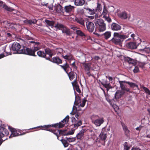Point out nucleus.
Listing matches in <instances>:
<instances>
[{
	"label": "nucleus",
	"mask_w": 150,
	"mask_h": 150,
	"mask_svg": "<svg viewBox=\"0 0 150 150\" xmlns=\"http://www.w3.org/2000/svg\"><path fill=\"white\" fill-rule=\"evenodd\" d=\"M69 118V116L67 115L59 123H57L52 125V126L55 127L62 128L64 126L65 124L67 123L68 122Z\"/></svg>",
	"instance_id": "7"
},
{
	"label": "nucleus",
	"mask_w": 150,
	"mask_h": 150,
	"mask_svg": "<svg viewBox=\"0 0 150 150\" xmlns=\"http://www.w3.org/2000/svg\"><path fill=\"white\" fill-rule=\"evenodd\" d=\"M67 74L71 81L72 80L75 78L77 79L76 74L75 72L71 71L69 73H68Z\"/></svg>",
	"instance_id": "20"
},
{
	"label": "nucleus",
	"mask_w": 150,
	"mask_h": 150,
	"mask_svg": "<svg viewBox=\"0 0 150 150\" xmlns=\"http://www.w3.org/2000/svg\"><path fill=\"white\" fill-rule=\"evenodd\" d=\"M3 24L5 25V26L6 28L11 29L14 30H16V28H18L17 27H16L17 24L8 23L7 21H4L3 23Z\"/></svg>",
	"instance_id": "9"
},
{
	"label": "nucleus",
	"mask_w": 150,
	"mask_h": 150,
	"mask_svg": "<svg viewBox=\"0 0 150 150\" xmlns=\"http://www.w3.org/2000/svg\"><path fill=\"white\" fill-rule=\"evenodd\" d=\"M2 49L3 50L2 51V52H6L7 53V55H9L11 54V53L9 52H8V51H6V47L5 46L3 47L2 48Z\"/></svg>",
	"instance_id": "50"
},
{
	"label": "nucleus",
	"mask_w": 150,
	"mask_h": 150,
	"mask_svg": "<svg viewBox=\"0 0 150 150\" xmlns=\"http://www.w3.org/2000/svg\"><path fill=\"white\" fill-rule=\"evenodd\" d=\"M38 56L40 57H44L46 56V54L41 51H38Z\"/></svg>",
	"instance_id": "41"
},
{
	"label": "nucleus",
	"mask_w": 150,
	"mask_h": 150,
	"mask_svg": "<svg viewBox=\"0 0 150 150\" xmlns=\"http://www.w3.org/2000/svg\"><path fill=\"white\" fill-rule=\"evenodd\" d=\"M124 93L123 91H117L115 94V97L116 99H119L124 94Z\"/></svg>",
	"instance_id": "19"
},
{
	"label": "nucleus",
	"mask_w": 150,
	"mask_h": 150,
	"mask_svg": "<svg viewBox=\"0 0 150 150\" xmlns=\"http://www.w3.org/2000/svg\"><path fill=\"white\" fill-rule=\"evenodd\" d=\"M16 27H17L18 28H16V30H19L21 29V25L19 24L17 25V26Z\"/></svg>",
	"instance_id": "57"
},
{
	"label": "nucleus",
	"mask_w": 150,
	"mask_h": 150,
	"mask_svg": "<svg viewBox=\"0 0 150 150\" xmlns=\"http://www.w3.org/2000/svg\"><path fill=\"white\" fill-rule=\"evenodd\" d=\"M81 99L79 96L75 97V100L74 104L76 105H77L78 104L81 103Z\"/></svg>",
	"instance_id": "40"
},
{
	"label": "nucleus",
	"mask_w": 150,
	"mask_h": 150,
	"mask_svg": "<svg viewBox=\"0 0 150 150\" xmlns=\"http://www.w3.org/2000/svg\"><path fill=\"white\" fill-rule=\"evenodd\" d=\"M85 71L86 72V74L88 76H91V74H90L89 71Z\"/></svg>",
	"instance_id": "60"
},
{
	"label": "nucleus",
	"mask_w": 150,
	"mask_h": 150,
	"mask_svg": "<svg viewBox=\"0 0 150 150\" xmlns=\"http://www.w3.org/2000/svg\"><path fill=\"white\" fill-rule=\"evenodd\" d=\"M4 4H3V2L2 1H0V7H3V5Z\"/></svg>",
	"instance_id": "63"
},
{
	"label": "nucleus",
	"mask_w": 150,
	"mask_h": 150,
	"mask_svg": "<svg viewBox=\"0 0 150 150\" xmlns=\"http://www.w3.org/2000/svg\"><path fill=\"white\" fill-rule=\"evenodd\" d=\"M45 52L46 54H49L50 57H52V54L51 52V50L50 49H48L46 50H45Z\"/></svg>",
	"instance_id": "44"
},
{
	"label": "nucleus",
	"mask_w": 150,
	"mask_h": 150,
	"mask_svg": "<svg viewBox=\"0 0 150 150\" xmlns=\"http://www.w3.org/2000/svg\"><path fill=\"white\" fill-rule=\"evenodd\" d=\"M63 51V49L61 48H58L56 50V52L58 54H62L63 57L65 59L69 61L73 60L74 59L73 55L72 54H68L65 55H64Z\"/></svg>",
	"instance_id": "6"
},
{
	"label": "nucleus",
	"mask_w": 150,
	"mask_h": 150,
	"mask_svg": "<svg viewBox=\"0 0 150 150\" xmlns=\"http://www.w3.org/2000/svg\"><path fill=\"white\" fill-rule=\"evenodd\" d=\"M142 128V126H139V127H137L136 128V129L137 130H140Z\"/></svg>",
	"instance_id": "61"
},
{
	"label": "nucleus",
	"mask_w": 150,
	"mask_h": 150,
	"mask_svg": "<svg viewBox=\"0 0 150 150\" xmlns=\"http://www.w3.org/2000/svg\"><path fill=\"white\" fill-rule=\"evenodd\" d=\"M70 27L71 28L74 30H75L77 29V28L75 25H71L70 26Z\"/></svg>",
	"instance_id": "55"
},
{
	"label": "nucleus",
	"mask_w": 150,
	"mask_h": 150,
	"mask_svg": "<svg viewBox=\"0 0 150 150\" xmlns=\"http://www.w3.org/2000/svg\"><path fill=\"white\" fill-rule=\"evenodd\" d=\"M118 16L122 19H125L128 18L129 20L131 21H132L134 20L133 18H131L129 15L127 14L125 12H122L119 14Z\"/></svg>",
	"instance_id": "11"
},
{
	"label": "nucleus",
	"mask_w": 150,
	"mask_h": 150,
	"mask_svg": "<svg viewBox=\"0 0 150 150\" xmlns=\"http://www.w3.org/2000/svg\"><path fill=\"white\" fill-rule=\"evenodd\" d=\"M82 123V122L81 120H79V121H78V122L76 123L74 125V126L75 127H77L81 125Z\"/></svg>",
	"instance_id": "47"
},
{
	"label": "nucleus",
	"mask_w": 150,
	"mask_h": 150,
	"mask_svg": "<svg viewBox=\"0 0 150 150\" xmlns=\"http://www.w3.org/2000/svg\"><path fill=\"white\" fill-rule=\"evenodd\" d=\"M3 8L5 10L9 11H12L14 10L13 8L8 6L6 4L3 5Z\"/></svg>",
	"instance_id": "35"
},
{
	"label": "nucleus",
	"mask_w": 150,
	"mask_h": 150,
	"mask_svg": "<svg viewBox=\"0 0 150 150\" xmlns=\"http://www.w3.org/2000/svg\"><path fill=\"white\" fill-rule=\"evenodd\" d=\"M125 60L128 62L129 64H132L133 65H135L136 64V61L135 60L129 57H127L125 59Z\"/></svg>",
	"instance_id": "24"
},
{
	"label": "nucleus",
	"mask_w": 150,
	"mask_h": 150,
	"mask_svg": "<svg viewBox=\"0 0 150 150\" xmlns=\"http://www.w3.org/2000/svg\"><path fill=\"white\" fill-rule=\"evenodd\" d=\"M23 23L25 24H32L33 23H34L36 22V21H32L26 20L23 21Z\"/></svg>",
	"instance_id": "34"
},
{
	"label": "nucleus",
	"mask_w": 150,
	"mask_h": 150,
	"mask_svg": "<svg viewBox=\"0 0 150 150\" xmlns=\"http://www.w3.org/2000/svg\"><path fill=\"white\" fill-rule=\"evenodd\" d=\"M60 66L62 68L64 69L65 72L67 74H68V71L67 70V69L69 68V67L68 64L66 62L65 64H64L63 65H60Z\"/></svg>",
	"instance_id": "29"
},
{
	"label": "nucleus",
	"mask_w": 150,
	"mask_h": 150,
	"mask_svg": "<svg viewBox=\"0 0 150 150\" xmlns=\"http://www.w3.org/2000/svg\"><path fill=\"white\" fill-rule=\"evenodd\" d=\"M91 118L92 123L97 127L100 126L104 122L103 117H100L98 115H93Z\"/></svg>",
	"instance_id": "4"
},
{
	"label": "nucleus",
	"mask_w": 150,
	"mask_h": 150,
	"mask_svg": "<svg viewBox=\"0 0 150 150\" xmlns=\"http://www.w3.org/2000/svg\"><path fill=\"white\" fill-rule=\"evenodd\" d=\"M74 106L73 107H74ZM76 113V110H75V111H74V108H73V111L71 112L70 114H72L73 115H74Z\"/></svg>",
	"instance_id": "59"
},
{
	"label": "nucleus",
	"mask_w": 150,
	"mask_h": 150,
	"mask_svg": "<svg viewBox=\"0 0 150 150\" xmlns=\"http://www.w3.org/2000/svg\"><path fill=\"white\" fill-rule=\"evenodd\" d=\"M123 145L124 150H129L132 147V145L127 142H125Z\"/></svg>",
	"instance_id": "25"
},
{
	"label": "nucleus",
	"mask_w": 150,
	"mask_h": 150,
	"mask_svg": "<svg viewBox=\"0 0 150 150\" xmlns=\"http://www.w3.org/2000/svg\"><path fill=\"white\" fill-rule=\"evenodd\" d=\"M87 11L90 14H93L96 12V10L93 9H92L89 8H85Z\"/></svg>",
	"instance_id": "33"
},
{
	"label": "nucleus",
	"mask_w": 150,
	"mask_h": 150,
	"mask_svg": "<svg viewBox=\"0 0 150 150\" xmlns=\"http://www.w3.org/2000/svg\"><path fill=\"white\" fill-rule=\"evenodd\" d=\"M90 63L86 64L84 65L85 71H89L91 68Z\"/></svg>",
	"instance_id": "39"
},
{
	"label": "nucleus",
	"mask_w": 150,
	"mask_h": 150,
	"mask_svg": "<svg viewBox=\"0 0 150 150\" xmlns=\"http://www.w3.org/2000/svg\"><path fill=\"white\" fill-rule=\"evenodd\" d=\"M86 131V129H84L81 130L76 136L77 139H81L84 135V133Z\"/></svg>",
	"instance_id": "18"
},
{
	"label": "nucleus",
	"mask_w": 150,
	"mask_h": 150,
	"mask_svg": "<svg viewBox=\"0 0 150 150\" xmlns=\"http://www.w3.org/2000/svg\"><path fill=\"white\" fill-rule=\"evenodd\" d=\"M71 83L74 88L76 89V91L80 93L81 92V90L79 89L78 85L77 84L76 78L74 80V81Z\"/></svg>",
	"instance_id": "15"
},
{
	"label": "nucleus",
	"mask_w": 150,
	"mask_h": 150,
	"mask_svg": "<svg viewBox=\"0 0 150 150\" xmlns=\"http://www.w3.org/2000/svg\"><path fill=\"white\" fill-rule=\"evenodd\" d=\"M145 64L144 63H139V66L142 68H143Z\"/></svg>",
	"instance_id": "54"
},
{
	"label": "nucleus",
	"mask_w": 150,
	"mask_h": 150,
	"mask_svg": "<svg viewBox=\"0 0 150 150\" xmlns=\"http://www.w3.org/2000/svg\"><path fill=\"white\" fill-rule=\"evenodd\" d=\"M127 82L125 81H119L121 89L123 91L128 92L129 91V89L127 87L126 84V83H127Z\"/></svg>",
	"instance_id": "10"
},
{
	"label": "nucleus",
	"mask_w": 150,
	"mask_h": 150,
	"mask_svg": "<svg viewBox=\"0 0 150 150\" xmlns=\"http://www.w3.org/2000/svg\"><path fill=\"white\" fill-rule=\"evenodd\" d=\"M54 8L55 11L58 13L61 12L63 10L62 7L59 4L55 6L54 7Z\"/></svg>",
	"instance_id": "21"
},
{
	"label": "nucleus",
	"mask_w": 150,
	"mask_h": 150,
	"mask_svg": "<svg viewBox=\"0 0 150 150\" xmlns=\"http://www.w3.org/2000/svg\"><path fill=\"white\" fill-rule=\"evenodd\" d=\"M126 47L131 49H135L137 47V45L135 42H131L126 44Z\"/></svg>",
	"instance_id": "14"
},
{
	"label": "nucleus",
	"mask_w": 150,
	"mask_h": 150,
	"mask_svg": "<svg viewBox=\"0 0 150 150\" xmlns=\"http://www.w3.org/2000/svg\"><path fill=\"white\" fill-rule=\"evenodd\" d=\"M62 32L63 33H66L67 35H69L70 34L69 29L65 27L62 29Z\"/></svg>",
	"instance_id": "36"
},
{
	"label": "nucleus",
	"mask_w": 150,
	"mask_h": 150,
	"mask_svg": "<svg viewBox=\"0 0 150 150\" xmlns=\"http://www.w3.org/2000/svg\"><path fill=\"white\" fill-rule=\"evenodd\" d=\"M143 88L146 93L150 95V91L148 88L144 87H143Z\"/></svg>",
	"instance_id": "48"
},
{
	"label": "nucleus",
	"mask_w": 150,
	"mask_h": 150,
	"mask_svg": "<svg viewBox=\"0 0 150 150\" xmlns=\"http://www.w3.org/2000/svg\"><path fill=\"white\" fill-rule=\"evenodd\" d=\"M131 150H141L139 148L133 147Z\"/></svg>",
	"instance_id": "58"
},
{
	"label": "nucleus",
	"mask_w": 150,
	"mask_h": 150,
	"mask_svg": "<svg viewBox=\"0 0 150 150\" xmlns=\"http://www.w3.org/2000/svg\"><path fill=\"white\" fill-rule=\"evenodd\" d=\"M4 125V127L6 126V127H4L6 129V128L8 127V129L10 130V131L11 132V134L9 137L10 138L13 137L22 135L25 134L26 133L25 132H23L21 130L15 129L8 126V125Z\"/></svg>",
	"instance_id": "3"
},
{
	"label": "nucleus",
	"mask_w": 150,
	"mask_h": 150,
	"mask_svg": "<svg viewBox=\"0 0 150 150\" xmlns=\"http://www.w3.org/2000/svg\"><path fill=\"white\" fill-rule=\"evenodd\" d=\"M74 20L80 25L85 26L84 20L83 18H81L76 17L75 18Z\"/></svg>",
	"instance_id": "16"
},
{
	"label": "nucleus",
	"mask_w": 150,
	"mask_h": 150,
	"mask_svg": "<svg viewBox=\"0 0 150 150\" xmlns=\"http://www.w3.org/2000/svg\"><path fill=\"white\" fill-rule=\"evenodd\" d=\"M74 133V130H72L71 131L68 132L67 133L64 134V135H69L73 134Z\"/></svg>",
	"instance_id": "49"
},
{
	"label": "nucleus",
	"mask_w": 150,
	"mask_h": 150,
	"mask_svg": "<svg viewBox=\"0 0 150 150\" xmlns=\"http://www.w3.org/2000/svg\"><path fill=\"white\" fill-rule=\"evenodd\" d=\"M87 30L91 32H93L95 26L93 23L91 22H87L86 23Z\"/></svg>",
	"instance_id": "12"
},
{
	"label": "nucleus",
	"mask_w": 150,
	"mask_h": 150,
	"mask_svg": "<svg viewBox=\"0 0 150 150\" xmlns=\"http://www.w3.org/2000/svg\"><path fill=\"white\" fill-rule=\"evenodd\" d=\"M146 43L145 42H143L140 43V45H138V47L139 50L143 51L145 48L146 46Z\"/></svg>",
	"instance_id": "27"
},
{
	"label": "nucleus",
	"mask_w": 150,
	"mask_h": 150,
	"mask_svg": "<svg viewBox=\"0 0 150 150\" xmlns=\"http://www.w3.org/2000/svg\"><path fill=\"white\" fill-rule=\"evenodd\" d=\"M65 139L68 141L69 142H72L75 141V139L74 138H68L66 137Z\"/></svg>",
	"instance_id": "45"
},
{
	"label": "nucleus",
	"mask_w": 150,
	"mask_h": 150,
	"mask_svg": "<svg viewBox=\"0 0 150 150\" xmlns=\"http://www.w3.org/2000/svg\"><path fill=\"white\" fill-rule=\"evenodd\" d=\"M99 137L101 140L105 141L107 137L106 134L104 132H102L100 134Z\"/></svg>",
	"instance_id": "26"
},
{
	"label": "nucleus",
	"mask_w": 150,
	"mask_h": 150,
	"mask_svg": "<svg viewBox=\"0 0 150 150\" xmlns=\"http://www.w3.org/2000/svg\"><path fill=\"white\" fill-rule=\"evenodd\" d=\"M55 27L59 29H63L64 27V25L60 23H57L55 25Z\"/></svg>",
	"instance_id": "42"
},
{
	"label": "nucleus",
	"mask_w": 150,
	"mask_h": 150,
	"mask_svg": "<svg viewBox=\"0 0 150 150\" xmlns=\"http://www.w3.org/2000/svg\"><path fill=\"white\" fill-rule=\"evenodd\" d=\"M102 84L107 89V91L112 88L109 82L106 80H103L101 82Z\"/></svg>",
	"instance_id": "13"
},
{
	"label": "nucleus",
	"mask_w": 150,
	"mask_h": 150,
	"mask_svg": "<svg viewBox=\"0 0 150 150\" xmlns=\"http://www.w3.org/2000/svg\"><path fill=\"white\" fill-rule=\"evenodd\" d=\"M86 100L84 99L82 100V103L80 104V106L81 107H83L85 105L86 102Z\"/></svg>",
	"instance_id": "46"
},
{
	"label": "nucleus",
	"mask_w": 150,
	"mask_h": 150,
	"mask_svg": "<svg viewBox=\"0 0 150 150\" xmlns=\"http://www.w3.org/2000/svg\"><path fill=\"white\" fill-rule=\"evenodd\" d=\"M52 126L50 125H45L44 126L45 128L46 129H47L48 128H49L50 127H51Z\"/></svg>",
	"instance_id": "62"
},
{
	"label": "nucleus",
	"mask_w": 150,
	"mask_h": 150,
	"mask_svg": "<svg viewBox=\"0 0 150 150\" xmlns=\"http://www.w3.org/2000/svg\"><path fill=\"white\" fill-rule=\"evenodd\" d=\"M139 71V68L137 66H135L134 68L133 69V71L134 73L137 72Z\"/></svg>",
	"instance_id": "52"
},
{
	"label": "nucleus",
	"mask_w": 150,
	"mask_h": 150,
	"mask_svg": "<svg viewBox=\"0 0 150 150\" xmlns=\"http://www.w3.org/2000/svg\"><path fill=\"white\" fill-rule=\"evenodd\" d=\"M12 49L14 52V53L17 54H23L34 56H36L35 54V52L38 50V47H35L33 50L29 48H26L25 49L21 48L20 45L17 42H14L11 46Z\"/></svg>",
	"instance_id": "1"
},
{
	"label": "nucleus",
	"mask_w": 150,
	"mask_h": 150,
	"mask_svg": "<svg viewBox=\"0 0 150 150\" xmlns=\"http://www.w3.org/2000/svg\"><path fill=\"white\" fill-rule=\"evenodd\" d=\"M60 140L64 147H67L69 145V144L68 142V141L66 139H62Z\"/></svg>",
	"instance_id": "37"
},
{
	"label": "nucleus",
	"mask_w": 150,
	"mask_h": 150,
	"mask_svg": "<svg viewBox=\"0 0 150 150\" xmlns=\"http://www.w3.org/2000/svg\"><path fill=\"white\" fill-rule=\"evenodd\" d=\"M52 60V62L57 64H61L62 62V60L57 57H53Z\"/></svg>",
	"instance_id": "22"
},
{
	"label": "nucleus",
	"mask_w": 150,
	"mask_h": 150,
	"mask_svg": "<svg viewBox=\"0 0 150 150\" xmlns=\"http://www.w3.org/2000/svg\"><path fill=\"white\" fill-rule=\"evenodd\" d=\"M41 4L42 6H47L48 3H45L44 2H43L42 3H41Z\"/></svg>",
	"instance_id": "64"
},
{
	"label": "nucleus",
	"mask_w": 150,
	"mask_h": 150,
	"mask_svg": "<svg viewBox=\"0 0 150 150\" xmlns=\"http://www.w3.org/2000/svg\"><path fill=\"white\" fill-rule=\"evenodd\" d=\"M45 21L47 25L51 27L53 26L54 23V21L47 20H45Z\"/></svg>",
	"instance_id": "32"
},
{
	"label": "nucleus",
	"mask_w": 150,
	"mask_h": 150,
	"mask_svg": "<svg viewBox=\"0 0 150 150\" xmlns=\"http://www.w3.org/2000/svg\"><path fill=\"white\" fill-rule=\"evenodd\" d=\"M127 83H128L130 86V87H131V88H137L138 87V85L137 84H135V83L130 82H127Z\"/></svg>",
	"instance_id": "38"
},
{
	"label": "nucleus",
	"mask_w": 150,
	"mask_h": 150,
	"mask_svg": "<svg viewBox=\"0 0 150 150\" xmlns=\"http://www.w3.org/2000/svg\"><path fill=\"white\" fill-rule=\"evenodd\" d=\"M128 37V35H121L119 33H115L113 34V37L110 41L115 45H120L123 40Z\"/></svg>",
	"instance_id": "2"
},
{
	"label": "nucleus",
	"mask_w": 150,
	"mask_h": 150,
	"mask_svg": "<svg viewBox=\"0 0 150 150\" xmlns=\"http://www.w3.org/2000/svg\"><path fill=\"white\" fill-rule=\"evenodd\" d=\"M143 51H145L146 53H148L150 52V49L149 47H146V46Z\"/></svg>",
	"instance_id": "51"
},
{
	"label": "nucleus",
	"mask_w": 150,
	"mask_h": 150,
	"mask_svg": "<svg viewBox=\"0 0 150 150\" xmlns=\"http://www.w3.org/2000/svg\"><path fill=\"white\" fill-rule=\"evenodd\" d=\"M122 125L123 128V129L126 134H127L129 133V130L128 129L126 126L123 123H121Z\"/></svg>",
	"instance_id": "31"
},
{
	"label": "nucleus",
	"mask_w": 150,
	"mask_h": 150,
	"mask_svg": "<svg viewBox=\"0 0 150 150\" xmlns=\"http://www.w3.org/2000/svg\"><path fill=\"white\" fill-rule=\"evenodd\" d=\"M76 32L77 34L79 35H80L81 36H85V35L84 33L80 30H76Z\"/></svg>",
	"instance_id": "43"
},
{
	"label": "nucleus",
	"mask_w": 150,
	"mask_h": 150,
	"mask_svg": "<svg viewBox=\"0 0 150 150\" xmlns=\"http://www.w3.org/2000/svg\"><path fill=\"white\" fill-rule=\"evenodd\" d=\"M112 29L114 30H120L121 29V27L119 25L113 23L111 25Z\"/></svg>",
	"instance_id": "17"
},
{
	"label": "nucleus",
	"mask_w": 150,
	"mask_h": 150,
	"mask_svg": "<svg viewBox=\"0 0 150 150\" xmlns=\"http://www.w3.org/2000/svg\"><path fill=\"white\" fill-rule=\"evenodd\" d=\"M96 28L100 32H103L106 29V24L102 19H98L95 22Z\"/></svg>",
	"instance_id": "5"
},
{
	"label": "nucleus",
	"mask_w": 150,
	"mask_h": 150,
	"mask_svg": "<svg viewBox=\"0 0 150 150\" xmlns=\"http://www.w3.org/2000/svg\"><path fill=\"white\" fill-rule=\"evenodd\" d=\"M101 8L100 4H98L97 6L96 10L98 11H99L101 10Z\"/></svg>",
	"instance_id": "53"
},
{
	"label": "nucleus",
	"mask_w": 150,
	"mask_h": 150,
	"mask_svg": "<svg viewBox=\"0 0 150 150\" xmlns=\"http://www.w3.org/2000/svg\"><path fill=\"white\" fill-rule=\"evenodd\" d=\"M74 7L73 6H71L70 5L66 6L64 7V9L65 11L67 13H69L71 11L74 10Z\"/></svg>",
	"instance_id": "23"
},
{
	"label": "nucleus",
	"mask_w": 150,
	"mask_h": 150,
	"mask_svg": "<svg viewBox=\"0 0 150 150\" xmlns=\"http://www.w3.org/2000/svg\"><path fill=\"white\" fill-rule=\"evenodd\" d=\"M29 42L33 44V45H38V42H35L33 41H29Z\"/></svg>",
	"instance_id": "56"
},
{
	"label": "nucleus",
	"mask_w": 150,
	"mask_h": 150,
	"mask_svg": "<svg viewBox=\"0 0 150 150\" xmlns=\"http://www.w3.org/2000/svg\"><path fill=\"white\" fill-rule=\"evenodd\" d=\"M111 32L110 31H107L103 34L104 38L106 40H107L110 38L111 37Z\"/></svg>",
	"instance_id": "30"
},
{
	"label": "nucleus",
	"mask_w": 150,
	"mask_h": 150,
	"mask_svg": "<svg viewBox=\"0 0 150 150\" xmlns=\"http://www.w3.org/2000/svg\"><path fill=\"white\" fill-rule=\"evenodd\" d=\"M108 13V11L107 10L105 6H104L103 10L101 16L106 21L110 23L111 22L112 20L109 17Z\"/></svg>",
	"instance_id": "8"
},
{
	"label": "nucleus",
	"mask_w": 150,
	"mask_h": 150,
	"mask_svg": "<svg viewBox=\"0 0 150 150\" xmlns=\"http://www.w3.org/2000/svg\"><path fill=\"white\" fill-rule=\"evenodd\" d=\"M84 3V0H75L74 2L76 6H82Z\"/></svg>",
	"instance_id": "28"
}]
</instances>
